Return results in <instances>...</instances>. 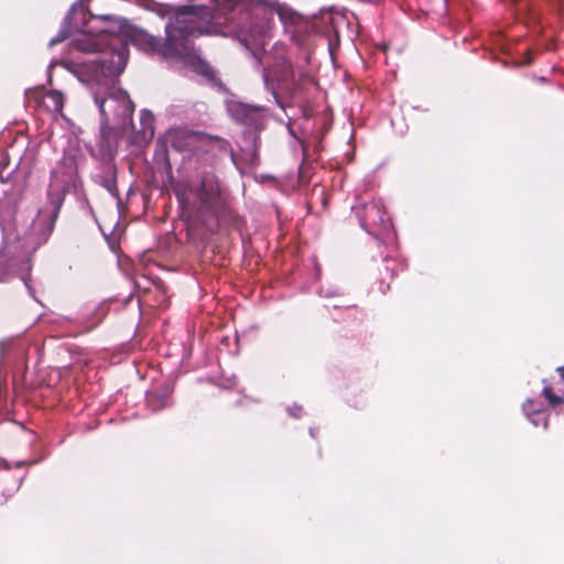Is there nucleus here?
I'll return each instance as SVG.
<instances>
[{"label":"nucleus","mask_w":564,"mask_h":564,"mask_svg":"<svg viewBox=\"0 0 564 564\" xmlns=\"http://www.w3.org/2000/svg\"><path fill=\"white\" fill-rule=\"evenodd\" d=\"M227 110L232 119L254 130L263 129L268 119V110L264 107L241 101L228 102Z\"/></svg>","instance_id":"nucleus-9"},{"label":"nucleus","mask_w":564,"mask_h":564,"mask_svg":"<svg viewBox=\"0 0 564 564\" xmlns=\"http://www.w3.org/2000/svg\"><path fill=\"white\" fill-rule=\"evenodd\" d=\"M289 411H290V414L293 415V416H299L300 415L299 413L293 412V410H291V409Z\"/></svg>","instance_id":"nucleus-18"},{"label":"nucleus","mask_w":564,"mask_h":564,"mask_svg":"<svg viewBox=\"0 0 564 564\" xmlns=\"http://www.w3.org/2000/svg\"><path fill=\"white\" fill-rule=\"evenodd\" d=\"M197 72L204 75L205 77L213 79L215 77V70L213 67L207 65L206 63L199 62L197 65Z\"/></svg>","instance_id":"nucleus-15"},{"label":"nucleus","mask_w":564,"mask_h":564,"mask_svg":"<svg viewBox=\"0 0 564 564\" xmlns=\"http://www.w3.org/2000/svg\"><path fill=\"white\" fill-rule=\"evenodd\" d=\"M263 57H265L267 63L270 64V68L263 70L264 85L272 91L274 99L278 101L275 89L270 83L271 77H274L283 88L289 89L295 80L294 70L285 56L283 45H275L274 52L268 55L263 54Z\"/></svg>","instance_id":"nucleus-7"},{"label":"nucleus","mask_w":564,"mask_h":564,"mask_svg":"<svg viewBox=\"0 0 564 564\" xmlns=\"http://www.w3.org/2000/svg\"><path fill=\"white\" fill-rule=\"evenodd\" d=\"M140 134L142 140H151L154 135V117L151 111L142 110L140 113Z\"/></svg>","instance_id":"nucleus-12"},{"label":"nucleus","mask_w":564,"mask_h":564,"mask_svg":"<svg viewBox=\"0 0 564 564\" xmlns=\"http://www.w3.org/2000/svg\"><path fill=\"white\" fill-rule=\"evenodd\" d=\"M543 395L545 397V399L549 401L550 404L552 405H556L561 402L564 401V399L555 395L553 392H552V389L549 387V386H545L543 388Z\"/></svg>","instance_id":"nucleus-14"},{"label":"nucleus","mask_w":564,"mask_h":564,"mask_svg":"<svg viewBox=\"0 0 564 564\" xmlns=\"http://www.w3.org/2000/svg\"><path fill=\"white\" fill-rule=\"evenodd\" d=\"M273 22L272 19L267 14H250L247 13L243 17V21L238 25L236 35L240 43H242L247 50L261 64L263 63L262 53L268 45L272 34Z\"/></svg>","instance_id":"nucleus-5"},{"label":"nucleus","mask_w":564,"mask_h":564,"mask_svg":"<svg viewBox=\"0 0 564 564\" xmlns=\"http://www.w3.org/2000/svg\"><path fill=\"white\" fill-rule=\"evenodd\" d=\"M269 12L275 13L279 17L283 24L284 32L297 45H304L306 43V39L314 31L313 21L311 19L301 15L283 3L272 1L269 4Z\"/></svg>","instance_id":"nucleus-6"},{"label":"nucleus","mask_w":564,"mask_h":564,"mask_svg":"<svg viewBox=\"0 0 564 564\" xmlns=\"http://www.w3.org/2000/svg\"><path fill=\"white\" fill-rule=\"evenodd\" d=\"M289 131L292 135H294L293 129L289 126Z\"/></svg>","instance_id":"nucleus-19"},{"label":"nucleus","mask_w":564,"mask_h":564,"mask_svg":"<svg viewBox=\"0 0 564 564\" xmlns=\"http://www.w3.org/2000/svg\"><path fill=\"white\" fill-rule=\"evenodd\" d=\"M66 37H67V34L64 31H62L61 36L54 37L50 41V45H55V44L62 42L63 40H65Z\"/></svg>","instance_id":"nucleus-16"},{"label":"nucleus","mask_w":564,"mask_h":564,"mask_svg":"<svg viewBox=\"0 0 564 564\" xmlns=\"http://www.w3.org/2000/svg\"><path fill=\"white\" fill-rule=\"evenodd\" d=\"M0 228L2 231V242L0 246V281L4 280L10 272L18 271L25 286L29 285L28 272L31 270V256L22 258L21 247L24 242V232L15 223L14 210L11 206L0 205Z\"/></svg>","instance_id":"nucleus-4"},{"label":"nucleus","mask_w":564,"mask_h":564,"mask_svg":"<svg viewBox=\"0 0 564 564\" xmlns=\"http://www.w3.org/2000/svg\"><path fill=\"white\" fill-rule=\"evenodd\" d=\"M213 12L210 8L186 7L177 10L165 25V43L142 31L130 35L132 44L145 52L159 53L164 57L185 58L189 56L188 39L210 34Z\"/></svg>","instance_id":"nucleus-3"},{"label":"nucleus","mask_w":564,"mask_h":564,"mask_svg":"<svg viewBox=\"0 0 564 564\" xmlns=\"http://www.w3.org/2000/svg\"><path fill=\"white\" fill-rule=\"evenodd\" d=\"M523 412L531 420L532 424H534L535 426H539V425H543V427L547 426V420H546L545 413L543 411H541L540 409H535L533 406L532 400H528L523 404Z\"/></svg>","instance_id":"nucleus-13"},{"label":"nucleus","mask_w":564,"mask_h":564,"mask_svg":"<svg viewBox=\"0 0 564 564\" xmlns=\"http://www.w3.org/2000/svg\"><path fill=\"white\" fill-rule=\"evenodd\" d=\"M25 97L30 101L34 99L41 107L45 108L51 113H61L64 106L63 94L58 90H50L45 94L41 89H28Z\"/></svg>","instance_id":"nucleus-11"},{"label":"nucleus","mask_w":564,"mask_h":564,"mask_svg":"<svg viewBox=\"0 0 564 564\" xmlns=\"http://www.w3.org/2000/svg\"><path fill=\"white\" fill-rule=\"evenodd\" d=\"M557 371H558L560 376L562 377V379L564 380V366L563 367H558Z\"/></svg>","instance_id":"nucleus-17"},{"label":"nucleus","mask_w":564,"mask_h":564,"mask_svg":"<svg viewBox=\"0 0 564 564\" xmlns=\"http://www.w3.org/2000/svg\"><path fill=\"white\" fill-rule=\"evenodd\" d=\"M356 215L361 226L372 235L389 232L392 227L390 217L380 200L356 207Z\"/></svg>","instance_id":"nucleus-8"},{"label":"nucleus","mask_w":564,"mask_h":564,"mask_svg":"<svg viewBox=\"0 0 564 564\" xmlns=\"http://www.w3.org/2000/svg\"><path fill=\"white\" fill-rule=\"evenodd\" d=\"M126 29V21L115 15L93 17L87 28L72 40L78 51L101 53V56L77 65L74 74L89 87L102 124L112 120L122 128L131 121L134 110L128 94L115 80L128 61V46L123 40Z\"/></svg>","instance_id":"nucleus-1"},{"label":"nucleus","mask_w":564,"mask_h":564,"mask_svg":"<svg viewBox=\"0 0 564 564\" xmlns=\"http://www.w3.org/2000/svg\"><path fill=\"white\" fill-rule=\"evenodd\" d=\"M297 412H301L302 411V408L301 406H296L295 408Z\"/></svg>","instance_id":"nucleus-20"},{"label":"nucleus","mask_w":564,"mask_h":564,"mask_svg":"<svg viewBox=\"0 0 564 564\" xmlns=\"http://www.w3.org/2000/svg\"><path fill=\"white\" fill-rule=\"evenodd\" d=\"M191 193L203 207L216 206L221 200V186L212 173L204 174L199 185Z\"/></svg>","instance_id":"nucleus-10"},{"label":"nucleus","mask_w":564,"mask_h":564,"mask_svg":"<svg viewBox=\"0 0 564 564\" xmlns=\"http://www.w3.org/2000/svg\"><path fill=\"white\" fill-rule=\"evenodd\" d=\"M77 167L72 158H64L53 170L47 189V206L43 209L29 207L23 200L13 204L2 200L0 205L11 206L14 210L15 223L24 232L21 247L22 258L34 252L44 243L53 230L55 219L64 200L65 194L76 185Z\"/></svg>","instance_id":"nucleus-2"}]
</instances>
